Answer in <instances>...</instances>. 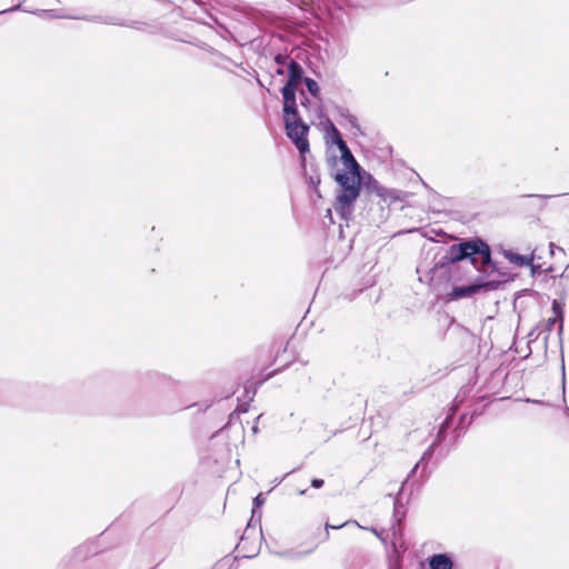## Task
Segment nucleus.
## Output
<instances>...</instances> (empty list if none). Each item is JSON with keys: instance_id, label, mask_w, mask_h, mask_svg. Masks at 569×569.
Listing matches in <instances>:
<instances>
[{"instance_id": "obj_18", "label": "nucleus", "mask_w": 569, "mask_h": 569, "mask_svg": "<svg viewBox=\"0 0 569 569\" xmlns=\"http://www.w3.org/2000/svg\"><path fill=\"white\" fill-rule=\"evenodd\" d=\"M311 486H312L313 488H317V489H318V488H321V487L323 486V480H322V479H317V478H316V479H313V480L311 481Z\"/></svg>"}, {"instance_id": "obj_22", "label": "nucleus", "mask_w": 569, "mask_h": 569, "mask_svg": "<svg viewBox=\"0 0 569 569\" xmlns=\"http://www.w3.org/2000/svg\"><path fill=\"white\" fill-rule=\"evenodd\" d=\"M432 447L429 448L428 451H426L421 458V460L426 459L427 457L431 456Z\"/></svg>"}, {"instance_id": "obj_12", "label": "nucleus", "mask_w": 569, "mask_h": 569, "mask_svg": "<svg viewBox=\"0 0 569 569\" xmlns=\"http://www.w3.org/2000/svg\"><path fill=\"white\" fill-rule=\"evenodd\" d=\"M327 138L332 142L335 143L338 148L339 147H345L346 142L342 140L341 136H340V132L338 131V129L335 127L333 123L330 122L329 124V129H328V132H327Z\"/></svg>"}, {"instance_id": "obj_20", "label": "nucleus", "mask_w": 569, "mask_h": 569, "mask_svg": "<svg viewBox=\"0 0 569 569\" xmlns=\"http://www.w3.org/2000/svg\"><path fill=\"white\" fill-rule=\"evenodd\" d=\"M253 502H254V506L259 507V506H261V505L264 502V499L262 498V496H261V495H258V496L254 498Z\"/></svg>"}, {"instance_id": "obj_8", "label": "nucleus", "mask_w": 569, "mask_h": 569, "mask_svg": "<svg viewBox=\"0 0 569 569\" xmlns=\"http://www.w3.org/2000/svg\"><path fill=\"white\" fill-rule=\"evenodd\" d=\"M487 284H470L466 287H453L451 292L449 293L450 300H459L466 297H471L476 295L482 287Z\"/></svg>"}, {"instance_id": "obj_1", "label": "nucleus", "mask_w": 569, "mask_h": 569, "mask_svg": "<svg viewBox=\"0 0 569 569\" xmlns=\"http://www.w3.org/2000/svg\"><path fill=\"white\" fill-rule=\"evenodd\" d=\"M480 256L483 264L490 261V249L483 241H466L449 247L443 259L447 262L456 263L466 259H469L472 264H476V256Z\"/></svg>"}, {"instance_id": "obj_25", "label": "nucleus", "mask_w": 569, "mask_h": 569, "mask_svg": "<svg viewBox=\"0 0 569 569\" xmlns=\"http://www.w3.org/2000/svg\"><path fill=\"white\" fill-rule=\"evenodd\" d=\"M340 527H341V526H329L328 523L326 525V528H327V529H328V528H335V529H336V528H340Z\"/></svg>"}, {"instance_id": "obj_7", "label": "nucleus", "mask_w": 569, "mask_h": 569, "mask_svg": "<svg viewBox=\"0 0 569 569\" xmlns=\"http://www.w3.org/2000/svg\"><path fill=\"white\" fill-rule=\"evenodd\" d=\"M336 180L342 189H360V178L358 170H348L347 172L337 173Z\"/></svg>"}, {"instance_id": "obj_15", "label": "nucleus", "mask_w": 569, "mask_h": 569, "mask_svg": "<svg viewBox=\"0 0 569 569\" xmlns=\"http://www.w3.org/2000/svg\"><path fill=\"white\" fill-rule=\"evenodd\" d=\"M94 20L106 23V24L124 26V22L121 19L114 18V17H104V18L97 17V18H94Z\"/></svg>"}, {"instance_id": "obj_28", "label": "nucleus", "mask_w": 569, "mask_h": 569, "mask_svg": "<svg viewBox=\"0 0 569 569\" xmlns=\"http://www.w3.org/2000/svg\"><path fill=\"white\" fill-rule=\"evenodd\" d=\"M371 531H372L375 535H377V536H378V532H377V530H376V529H371Z\"/></svg>"}, {"instance_id": "obj_19", "label": "nucleus", "mask_w": 569, "mask_h": 569, "mask_svg": "<svg viewBox=\"0 0 569 569\" xmlns=\"http://www.w3.org/2000/svg\"><path fill=\"white\" fill-rule=\"evenodd\" d=\"M287 60H288L287 57H283V56H280V54L276 57V62L279 66L286 64Z\"/></svg>"}, {"instance_id": "obj_26", "label": "nucleus", "mask_w": 569, "mask_h": 569, "mask_svg": "<svg viewBox=\"0 0 569 569\" xmlns=\"http://www.w3.org/2000/svg\"><path fill=\"white\" fill-rule=\"evenodd\" d=\"M418 466H419V463L415 465V468H413L412 472H415L417 470Z\"/></svg>"}, {"instance_id": "obj_17", "label": "nucleus", "mask_w": 569, "mask_h": 569, "mask_svg": "<svg viewBox=\"0 0 569 569\" xmlns=\"http://www.w3.org/2000/svg\"><path fill=\"white\" fill-rule=\"evenodd\" d=\"M346 118L348 119V122L350 123L351 127L357 129L359 128L358 119L355 116L348 113Z\"/></svg>"}, {"instance_id": "obj_10", "label": "nucleus", "mask_w": 569, "mask_h": 569, "mask_svg": "<svg viewBox=\"0 0 569 569\" xmlns=\"http://www.w3.org/2000/svg\"><path fill=\"white\" fill-rule=\"evenodd\" d=\"M429 566L431 569H451L452 561L447 555L440 553L430 558Z\"/></svg>"}, {"instance_id": "obj_23", "label": "nucleus", "mask_w": 569, "mask_h": 569, "mask_svg": "<svg viewBox=\"0 0 569 569\" xmlns=\"http://www.w3.org/2000/svg\"><path fill=\"white\" fill-rule=\"evenodd\" d=\"M276 72H277L278 74H283V73H284V70H283L281 67H279V68L276 70Z\"/></svg>"}, {"instance_id": "obj_27", "label": "nucleus", "mask_w": 569, "mask_h": 569, "mask_svg": "<svg viewBox=\"0 0 569 569\" xmlns=\"http://www.w3.org/2000/svg\"><path fill=\"white\" fill-rule=\"evenodd\" d=\"M306 493V490H300L299 491V495H305Z\"/></svg>"}, {"instance_id": "obj_5", "label": "nucleus", "mask_w": 569, "mask_h": 569, "mask_svg": "<svg viewBox=\"0 0 569 569\" xmlns=\"http://www.w3.org/2000/svg\"><path fill=\"white\" fill-rule=\"evenodd\" d=\"M287 70H288V81L282 87V89H289L292 92H296L298 86L302 82V80H305L303 79V69L297 61L289 59Z\"/></svg>"}, {"instance_id": "obj_13", "label": "nucleus", "mask_w": 569, "mask_h": 569, "mask_svg": "<svg viewBox=\"0 0 569 569\" xmlns=\"http://www.w3.org/2000/svg\"><path fill=\"white\" fill-rule=\"evenodd\" d=\"M552 310L555 313V317L559 318V331L563 328V307L555 300L552 303Z\"/></svg>"}, {"instance_id": "obj_24", "label": "nucleus", "mask_w": 569, "mask_h": 569, "mask_svg": "<svg viewBox=\"0 0 569 569\" xmlns=\"http://www.w3.org/2000/svg\"><path fill=\"white\" fill-rule=\"evenodd\" d=\"M549 248H550V253L553 254V251H555L556 247H555V244L552 242L549 244Z\"/></svg>"}, {"instance_id": "obj_14", "label": "nucleus", "mask_w": 569, "mask_h": 569, "mask_svg": "<svg viewBox=\"0 0 569 569\" xmlns=\"http://www.w3.org/2000/svg\"><path fill=\"white\" fill-rule=\"evenodd\" d=\"M303 82H305L308 91L310 92V94L313 97H318V94L320 92V88H319L317 81H315L311 78H305Z\"/></svg>"}, {"instance_id": "obj_9", "label": "nucleus", "mask_w": 569, "mask_h": 569, "mask_svg": "<svg viewBox=\"0 0 569 569\" xmlns=\"http://www.w3.org/2000/svg\"><path fill=\"white\" fill-rule=\"evenodd\" d=\"M503 256L509 262L517 264L519 267L529 266L535 260L533 252L529 256H522V254L516 253L511 250H505Z\"/></svg>"}, {"instance_id": "obj_3", "label": "nucleus", "mask_w": 569, "mask_h": 569, "mask_svg": "<svg viewBox=\"0 0 569 569\" xmlns=\"http://www.w3.org/2000/svg\"><path fill=\"white\" fill-rule=\"evenodd\" d=\"M370 191L388 206H391L398 201L403 202L409 197L408 192L393 188H386L376 181L370 184Z\"/></svg>"}, {"instance_id": "obj_4", "label": "nucleus", "mask_w": 569, "mask_h": 569, "mask_svg": "<svg viewBox=\"0 0 569 569\" xmlns=\"http://www.w3.org/2000/svg\"><path fill=\"white\" fill-rule=\"evenodd\" d=\"M360 189L349 188L342 189L341 193L337 197L335 210L343 218L348 217L352 212V204L359 197Z\"/></svg>"}, {"instance_id": "obj_16", "label": "nucleus", "mask_w": 569, "mask_h": 569, "mask_svg": "<svg viewBox=\"0 0 569 569\" xmlns=\"http://www.w3.org/2000/svg\"><path fill=\"white\" fill-rule=\"evenodd\" d=\"M529 266L531 267L532 274H537V273H541V272H548L550 270L549 268L542 269L540 264H533V261Z\"/></svg>"}, {"instance_id": "obj_2", "label": "nucleus", "mask_w": 569, "mask_h": 569, "mask_svg": "<svg viewBox=\"0 0 569 569\" xmlns=\"http://www.w3.org/2000/svg\"><path fill=\"white\" fill-rule=\"evenodd\" d=\"M286 130L288 137L293 141L296 147L301 153H305L309 150V143L307 140V133L309 131V127L305 124L300 118H292L290 120H286Z\"/></svg>"}, {"instance_id": "obj_6", "label": "nucleus", "mask_w": 569, "mask_h": 569, "mask_svg": "<svg viewBox=\"0 0 569 569\" xmlns=\"http://www.w3.org/2000/svg\"><path fill=\"white\" fill-rule=\"evenodd\" d=\"M281 93L283 97V118L286 120H290V117L299 118L297 111V101H296V92H292L289 89H281Z\"/></svg>"}, {"instance_id": "obj_21", "label": "nucleus", "mask_w": 569, "mask_h": 569, "mask_svg": "<svg viewBox=\"0 0 569 569\" xmlns=\"http://www.w3.org/2000/svg\"><path fill=\"white\" fill-rule=\"evenodd\" d=\"M559 322V318L557 317H553L552 319H549L548 320V329L551 330V327L556 323V322Z\"/></svg>"}, {"instance_id": "obj_11", "label": "nucleus", "mask_w": 569, "mask_h": 569, "mask_svg": "<svg viewBox=\"0 0 569 569\" xmlns=\"http://www.w3.org/2000/svg\"><path fill=\"white\" fill-rule=\"evenodd\" d=\"M339 150L341 152V159L343 161L345 167L348 170H353V171L359 170V164L357 163L356 159L353 158L347 143L345 144V147H339Z\"/></svg>"}]
</instances>
